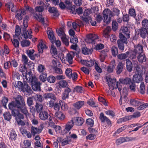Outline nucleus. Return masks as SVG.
Listing matches in <instances>:
<instances>
[{
    "label": "nucleus",
    "mask_w": 148,
    "mask_h": 148,
    "mask_svg": "<svg viewBox=\"0 0 148 148\" xmlns=\"http://www.w3.org/2000/svg\"><path fill=\"white\" fill-rule=\"evenodd\" d=\"M145 84L144 82H141L140 87V92L142 94H144L145 93Z\"/></svg>",
    "instance_id": "52"
},
{
    "label": "nucleus",
    "mask_w": 148,
    "mask_h": 148,
    "mask_svg": "<svg viewBox=\"0 0 148 148\" xmlns=\"http://www.w3.org/2000/svg\"><path fill=\"white\" fill-rule=\"evenodd\" d=\"M129 54L128 51L126 52L125 53H121L117 55V58L120 60H123L126 59Z\"/></svg>",
    "instance_id": "27"
},
{
    "label": "nucleus",
    "mask_w": 148,
    "mask_h": 148,
    "mask_svg": "<svg viewBox=\"0 0 148 148\" xmlns=\"http://www.w3.org/2000/svg\"><path fill=\"white\" fill-rule=\"evenodd\" d=\"M99 118L102 123H104L106 122L109 125L111 124V122L110 119L107 116H105L103 112L100 113Z\"/></svg>",
    "instance_id": "8"
},
{
    "label": "nucleus",
    "mask_w": 148,
    "mask_h": 148,
    "mask_svg": "<svg viewBox=\"0 0 148 148\" xmlns=\"http://www.w3.org/2000/svg\"><path fill=\"white\" fill-rule=\"evenodd\" d=\"M134 67L136 70L137 74H143V66L140 65H138L137 61L135 62L133 64Z\"/></svg>",
    "instance_id": "12"
},
{
    "label": "nucleus",
    "mask_w": 148,
    "mask_h": 148,
    "mask_svg": "<svg viewBox=\"0 0 148 148\" xmlns=\"http://www.w3.org/2000/svg\"><path fill=\"white\" fill-rule=\"evenodd\" d=\"M111 30V28H105L103 30V36L106 38H108L109 37V33Z\"/></svg>",
    "instance_id": "47"
},
{
    "label": "nucleus",
    "mask_w": 148,
    "mask_h": 148,
    "mask_svg": "<svg viewBox=\"0 0 148 148\" xmlns=\"http://www.w3.org/2000/svg\"><path fill=\"white\" fill-rule=\"evenodd\" d=\"M123 29L120 30V31H122V32L125 35L127 38H130V28H123Z\"/></svg>",
    "instance_id": "41"
},
{
    "label": "nucleus",
    "mask_w": 148,
    "mask_h": 148,
    "mask_svg": "<svg viewBox=\"0 0 148 148\" xmlns=\"http://www.w3.org/2000/svg\"><path fill=\"white\" fill-rule=\"evenodd\" d=\"M111 63L112 64V66H109L107 67V71L109 73H111L113 72V69L114 68L115 62L114 60H113L111 62Z\"/></svg>",
    "instance_id": "40"
},
{
    "label": "nucleus",
    "mask_w": 148,
    "mask_h": 148,
    "mask_svg": "<svg viewBox=\"0 0 148 148\" xmlns=\"http://www.w3.org/2000/svg\"><path fill=\"white\" fill-rule=\"evenodd\" d=\"M138 61L141 64L145 62L147 60V58L145 54L142 53L139 54L137 56Z\"/></svg>",
    "instance_id": "21"
},
{
    "label": "nucleus",
    "mask_w": 148,
    "mask_h": 148,
    "mask_svg": "<svg viewBox=\"0 0 148 148\" xmlns=\"http://www.w3.org/2000/svg\"><path fill=\"white\" fill-rule=\"evenodd\" d=\"M50 52L53 56L57 55V51L56 48L53 45H51Z\"/></svg>",
    "instance_id": "54"
},
{
    "label": "nucleus",
    "mask_w": 148,
    "mask_h": 148,
    "mask_svg": "<svg viewBox=\"0 0 148 148\" xmlns=\"http://www.w3.org/2000/svg\"><path fill=\"white\" fill-rule=\"evenodd\" d=\"M8 134L10 140L13 141L16 140L17 135L15 131L14 130L12 129L10 132H9Z\"/></svg>",
    "instance_id": "15"
},
{
    "label": "nucleus",
    "mask_w": 148,
    "mask_h": 148,
    "mask_svg": "<svg viewBox=\"0 0 148 148\" xmlns=\"http://www.w3.org/2000/svg\"><path fill=\"white\" fill-rule=\"evenodd\" d=\"M8 99L5 97H4L2 99L1 102L4 107L6 108V104L8 102Z\"/></svg>",
    "instance_id": "63"
},
{
    "label": "nucleus",
    "mask_w": 148,
    "mask_h": 148,
    "mask_svg": "<svg viewBox=\"0 0 148 148\" xmlns=\"http://www.w3.org/2000/svg\"><path fill=\"white\" fill-rule=\"evenodd\" d=\"M82 53L85 55L91 54L92 51V48L89 49L86 47H83L82 48Z\"/></svg>",
    "instance_id": "28"
},
{
    "label": "nucleus",
    "mask_w": 148,
    "mask_h": 148,
    "mask_svg": "<svg viewBox=\"0 0 148 148\" xmlns=\"http://www.w3.org/2000/svg\"><path fill=\"white\" fill-rule=\"evenodd\" d=\"M13 114L14 116L15 117L17 122L19 125L24 126L25 125L24 122L21 120V119H23L24 118V116L23 114L21 113H19L16 115L15 112L13 113Z\"/></svg>",
    "instance_id": "6"
},
{
    "label": "nucleus",
    "mask_w": 148,
    "mask_h": 148,
    "mask_svg": "<svg viewBox=\"0 0 148 148\" xmlns=\"http://www.w3.org/2000/svg\"><path fill=\"white\" fill-rule=\"evenodd\" d=\"M130 103L133 106H138L142 103L138 100L136 99H132L130 100Z\"/></svg>",
    "instance_id": "18"
},
{
    "label": "nucleus",
    "mask_w": 148,
    "mask_h": 148,
    "mask_svg": "<svg viewBox=\"0 0 148 148\" xmlns=\"http://www.w3.org/2000/svg\"><path fill=\"white\" fill-rule=\"evenodd\" d=\"M73 56L70 53H69L67 54L66 59L70 64L73 63Z\"/></svg>",
    "instance_id": "50"
},
{
    "label": "nucleus",
    "mask_w": 148,
    "mask_h": 148,
    "mask_svg": "<svg viewBox=\"0 0 148 148\" xmlns=\"http://www.w3.org/2000/svg\"><path fill=\"white\" fill-rule=\"evenodd\" d=\"M140 34L141 37L145 38L148 35V31L147 28H141L139 29Z\"/></svg>",
    "instance_id": "24"
},
{
    "label": "nucleus",
    "mask_w": 148,
    "mask_h": 148,
    "mask_svg": "<svg viewBox=\"0 0 148 148\" xmlns=\"http://www.w3.org/2000/svg\"><path fill=\"white\" fill-rule=\"evenodd\" d=\"M132 119V115L126 116L122 118L119 119L117 121L118 123H121L122 122H126L127 121L131 120Z\"/></svg>",
    "instance_id": "23"
},
{
    "label": "nucleus",
    "mask_w": 148,
    "mask_h": 148,
    "mask_svg": "<svg viewBox=\"0 0 148 148\" xmlns=\"http://www.w3.org/2000/svg\"><path fill=\"white\" fill-rule=\"evenodd\" d=\"M143 74H134L133 77L132 81L137 83L141 82L143 80Z\"/></svg>",
    "instance_id": "14"
},
{
    "label": "nucleus",
    "mask_w": 148,
    "mask_h": 148,
    "mask_svg": "<svg viewBox=\"0 0 148 148\" xmlns=\"http://www.w3.org/2000/svg\"><path fill=\"white\" fill-rule=\"evenodd\" d=\"M75 123L77 125H81L84 122V119L80 117H77Z\"/></svg>",
    "instance_id": "49"
},
{
    "label": "nucleus",
    "mask_w": 148,
    "mask_h": 148,
    "mask_svg": "<svg viewBox=\"0 0 148 148\" xmlns=\"http://www.w3.org/2000/svg\"><path fill=\"white\" fill-rule=\"evenodd\" d=\"M8 107L12 110L11 112L13 116V113L14 112L16 115L20 113L18 110L15 109V108L18 109L27 117L29 114L24 99L23 97L20 95H17L14 101H12L9 104Z\"/></svg>",
    "instance_id": "1"
},
{
    "label": "nucleus",
    "mask_w": 148,
    "mask_h": 148,
    "mask_svg": "<svg viewBox=\"0 0 148 148\" xmlns=\"http://www.w3.org/2000/svg\"><path fill=\"white\" fill-rule=\"evenodd\" d=\"M107 81L108 83V85H112L115 86L116 83L115 79H112L111 78H109L107 79Z\"/></svg>",
    "instance_id": "56"
},
{
    "label": "nucleus",
    "mask_w": 148,
    "mask_h": 148,
    "mask_svg": "<svg viewBox=\"0 0 148 148\" xmlns=\"http://www.w3.org/2000/svg\"><path fill=\"white\" fill-rule=\"evenodd\" d=\"M50 13H53L54 14V15L56 16L59 15V13L56 8L54 7H49L48 10Z\"/></svg>",
    "instance_id": "43"
},
{
    "label": "nucleus",
    "mask_w": 148,
    "mask_h": 148,
    "mask_svg": "<svg viewBox=\"0 0 148 148\" xmlns=\"http://www.w3.org/2000/svg\"><path fill=\"white\" fill-rule=\"evenodd\" d=\"M119 80L122 84L126 85H129L132 82L131 79L128 77H126L124 79H119Z\"/></svg>",
    "instance_id": "25"
},
{
    "label": "nucleus",
    "mask_w": 148,
    "mask_h": 148,
    "mask_svg": "<svg viewBox=\"0 0 148 148\" xmlns=\"http://www.w3.org/2000/svg\"><path fill=\"white\" fill-rule=\"evenodd\" d=\"M126 63L127 70L129 72H131L133 68V64L132 62L128 58L126 60Z\"/></svg>",
    "instance_id": "20"
},
{
    "label": "nucleus",
    "mask_w": 148,
    "mask_h": 148,
    "mask_svg": "<svg viewBox=\"0 0 148 148\" xmlns=\"http://www.w3.org/2000/svg\"><path fill=\"white\" fill-rule=\"evenodd\" d=\"M84 104V101H78L73 104V106L76 109L79 110L81 108Z\"/></svg>",
    "instance_id": "26"
},
{
    "label": "nucleus",
    "mask_w": 148,
    "mask_h": 148,
    "mask_svg": "<svg viewBox=\"0 0 148 148\" xmlns=\"http://www.w3.org/2000/svg\"><path fill=\"white\" fill-rule=\"evenodd\" d=\"M16 88L17 87L19 90L20 91H23L25 95H29L32 94V91L31 87L26 82H24V84L20 81L16 82L14 84Z\"/></svg>",
    "instance_id": "2"
},
{
    "label": "nucleus",
    "mask_w": 148,
    "mask_h": 148,
    "mask_svg": "<svg viewBox=\"0 0 148 148\" xmlns=\"http://www.w3.org/2000/svg\"><path fill=\"white\" fill-rule=\"evenodd\" d=\"M82 25L83 24L82 22L79 20H77L72 23L73 28H77L78 27H81Z\"/></svg>",
    "instance_id": "34"
},
{
    "label": "nucleus",
    "mask_w": 148,
    "mask_h": 148,
    "mask_svg": "<svg viewBox=\"0 0 148 148\" xmlns=\"http://www.w3.org/2000/svg\"><path fill=\"white\" fill-rule=\"evenodd\" d=\"M60 88H65L69 86L68 83L66 81L63 80L60 81L58 83Z\"/></svg>",
    "instance_id": "44"
},
{
    "label": "nucleus",
    "mask_w": 148,
    "mask_h": 148,
    "mask_svg": "<svg viewBox=\"0 0 148 148\" xmlns=\"http://www.w3.org/2000/svg\"><path fill=\"white\" fill-rule=\"evenodd\" d=\"M137 108V109L138 110H142L148 107V103H145L140 105Z\"/></svg>",
    "instance_id": "58"
},
{
    "label": "nucleus",
    "mask_w": 148,
    "mask_h": 148,
    "mask_svg": "<svg viewBox=\"0 0 148 148\" xmlns=\"http://www.w3.org/2000/svg\"><path fill=\"white\" fill-rule=\"evenodd\" d=\"M43 97L44 99H50V100L57 99V97L55 95L52 93H45L43 95Z\"/></svg>",
    "instance_id": "17"
},
{
    "label": "nucleus",
    "mask_w": 148,
    "mask_h": 148,
    "mask_svg": "<svg viewBox=\"0 0 148 148\" xmlns=\"http://www.w3.org/2000/svg\"><path fill=\"white\" fill-rule=\"evenodd\" d=\"M93 13L94 12L96 14H97L99 13V6L100 5V3H98L95 2V3H93Z\"/></svg>",
    "instance_id": "37"
},
{
    "label": "nucleus",
    "mask_w": 148,
    "mask_h": 148,
    "mask_svg": "<svg viewBox=\"0 0 148 148\" xmlns=\"http://www.w3.org/2000/svg\"><path fill=\"white\" fill-rule=\"evenodd\" d=\"M74 122L73 120H71L67 123L65 126L64 131H65L66 133L68 132L72 128Z\"/></svg>",
    "instance_id": "19"
},
{
    "label": "nucleus",
    "mask_w": 148,
    "mask_h": 148,
    "mask_svg": "<svg viewBox=\"0 0 148 148\" xmlns=\"http://www.w3.org/2000/svg\"><path fill=\"white\" fill-rule=\"evenodd\" d=\"M63 43L66 46H68L69 45V42L68 39L66 38V35L62 37L61 38Z\"/></svg>",
    "instance_id": "55"
},
{
    "label": "nucleus",
    "mask_w": 148,
    "mask_h": 148,
    "mask_svg": "<svg viewBox=\"0 0 148 148\" xmlns=\"http://www.w3.org/2000/svg\"><path fill=\"white\" fill-rule=\"evenodd\" d=\"M30 42L28 40H24L21 42V44L22 47H28L30 45Z\"/></svg>",
    "instance_id": "53"
},
{
    "label": "nucleus",
    "mask_w": 148,
    "mask_h": 148,
    "mask_svg": "<svg viewBox=\"0 0 148 148\" xmlns=\"http://www.w3.org/2000/svg\"><path fill=\"white\" fill-rule=\"evenodd\" d=\"M130 126H128L126 125H125L124 126L118 129L116 132V133L119 134L121 132L125 130L127 127H130Z\"/></svg>",
    "instance_id": "60"
},
{
    "label": "nucleus",
    "mask_w": 148,
    "mask_h": 148,
    "mask_svg": "<svg viewBox=\"0 0 148 148\" xmlns=\"http://www.w3.org/2000/svg\"><path fill=\"white\" fill-rule=\"evenodd\" d=\"M119 36L120 39L117 40L118 47L120 50L123 51L124 49V44H127L128 43L126 38L120 32L119 34Z\"/></svg>",
    "instance_id": "3"
},
{
    "label": "nucleus",
    "mask_w": 148,
    "mask_h": 148,
    "mask_svg": "<svg viewBox=\"0 0 148 148\" xmlns=\"http://www.w3.org/2000/svg\"><path fill=\"white\" fill-rule=\"evenodd\" d=\"M47 80L50 83H53L55 82L56 79L54 76L50 75L47 77Z\"/></svg>",
    "instance_id": "64"
},
{
    "label": "nucleus",
    "mask_w": 148,
    "mask_h": 148,
    "mask_svg": "<svg viewBox=\"0 0 148 148\" xmlns=\"http://www.w3.org/2000/svg\"><path fill=\"white\" fill-rule=\"evenodd\" d=\"M118 49L117 47L114 46L111 48V51L112 55L113 57H116L118 54Z\"/></svg>",
    "instance_id": "39"
},
{
    "label": "nucleus",
    "mask_w": 148,
    "mask_h": 148,
    "mask_svg": "<svg viewBox=\"0 0 148 148\" xmlns=\"http://www.w3.org/2000/svg\"><path fill=\"white\" fill-rule=\"evenodd\" d=\"M81 63L84 65L88 67H91L92 66V60H81Z\"/></svg>",
    "instance_id": "36"
},
{
    "label": "nucleus",
    "mask_w": 148,
    "mask_h": 148,
    "mask_svg": "<svg viewBox=\"0 0 148 148\" xmlns=\"http://www.w3.org/2000/svg\"><path fill=\"white\" fill-rule=\"evenodd\" d=\"M94 65V68L96 71L99 73L102 72V70L95 60H93V65Z\"/></svg>",
    "instance_id": "32"
},
{
    "label": "nucleus",
    "mask_w": 148,
    "mask_h": 148,
    "mask_svg": "<svg viewBox=\"0 0 148 148\" xmlns=\"http://www.w3.org/2000/svg\"><path fill=\"white\" fill-rule=\"evenodd\" d=\"M63 28H56V32L58 35L61 38L66 35Z\"/></svg>",
    "instance_id": "30"
},
{
    "label": "nucleus",
    "mask_w": 148,
    "mask_h": 148,
    "mask_svg": "<svg viewBox=\"0 0 148 148\" xmlns=\"http://www.w3.org/2000/svg\"><path fill=\"white\" fill-rule=\"evenodd\" d=\"M23 134H25L27 137L28 138H30L32 137L31 134L29 131H27L25 129H23L21 131Z\"/></svg>",
    "instance_id": "59"
},
{
    "label": "nucleus",
    "mask_w": 148,
    "mask_h": 148,
    "mask_svg": "<svg viewBox=\"0 0 148 148\" xmlns=\"http://www.w3.org/2000/svg\"><path fill=\"white\" fill-rule=\"evenodd\" d=\"M37 69L38 71L40 73L46 72V69L45 66L41 64H40L38 66Z\"/></svg>",
    "instance_id": "48"
},
{
    "label": "nucleus",
    "mask_w": 148,
    "mask_h": 148,
    "mask_svg": "<svg viewBox=\"0 0 148 148\" xmlns=\"http://www.w3.org/2000/svg\"><path fill=\"white\" fill-rule=\"evenodd\" d=\"M143 47L140 44H138L134 49V51L139 54L143 53Z\"/></svg>",
    "instance_id": "33"
},
{
    "label": "nucleus",
    "mask_w": 148,
    "mask_h": 148,
    "mask_svg": "<svg viewBox=\"0 0 148 148\" xmlns=\"http://www.w3.org/2000/svg\"><path fill=\"white\" fill-rule=\"evenodd\" d=\"M31 15L32 16L34 19L39 21L43 24H44V18L42 17L41 15L37 14L35 12L32 13Z\"/></svg>",
    "instance_id": "13"
},
{
    "label": "nucleus",
    "mask_w": 148,
    "mask_h": 148,
    "mask_svg": "<svg viewBox=\"0 0 148 148\" xmlns=\"http://www.w3.org/2000/svg\"><path fill=\"white\" fill-rule=\"evenodd\" d=\"M124 64L122 62H119L118 64L116 69V74L119 75L123 71Z\"/></svg>",
    "instance_id": "16"
},
{
    "label": "nucleus",
    "mask_w": 148,
    "mask_h": 148,
    "mask_svg": "<svg viewBox=\"0 0 148 148\" xmlns=\"http://www.w3.org/2000/svg\"><path fill=\"white\" fill-rule=\"evenodd\" d=\"M71 91V89L68 87L65 88L64 92L62 94V99L64 100L66 99H68L69 98V93Z\"/></svg>",
    "instance_id": "10"
},
{
    "label": "nucleus",
    "mask_w": 148,
    "mask_h": 148,
    "mask_svg": "<svg viewBox=\"0 0 148 148\" xmlns=\"http://www.w3.org/2000/svg\"><path fill=\"white\" fill-rule=\"evenodd\" d=\"M42 130V129L41 130L39 129H38L37 127L32 126L31 127V132L32 135L34 136L36 134L40 133Z\"/></svg>",
    "instance_id": "29"
},
{
    "label": "nucleus",
    "mask_w": 148,
    "mask_h": 148,
    "mask_svg": "<svg viewBox=\"0 0 148 148\" xmlns=\"http://www.w3.org/2000/svg\"><path fill=\"white\" fill-rule=\"evenodd\" d=\"M22 61L23 62L24 67L25 69V66L28 64V59L27 57L25 55L22 56Z\"/></svg>",
    "instance_id": "57"
},
{
    "label": "nucleus",
    "mask_w": 148,
    "mask_h": 148,
    "mask_svg": "<svg viewBox=\"0 0 148 148\" xmlns=\"http://www.w3.org/2000/svg\"><path fill=\"white\" fill-rule=\"evenodd\" d=\"M39 117L41 120H43L45 121L49 119L50 122L52 121L50 115L45 111H42L40 112L39 114Z\"/></svg>",
    "instance_id": "7"
},
{
    "label": "nucleus",
    "mask_w": 148,
    "mask_h": 148,
    "mask_svg": "<svg viewBox=\"0 0 148 148\" xmlns=\"http://www.w3.org/2000/svg\"><path fill=\"white\" fill-rule=\"evenodd\" d=\"M35 107L36 111L37 113H40V112L42 111L43 108L42 104L38 103H36L35 105Z\"/></svg>",
    "instance_id": "45"
},
{
    "label": "nucleus",
    "mask_w": 148,
    "mask_h": 148,
    "mask_svg": "<svg viewBox=\"0 0 148 148\" xmlns=\"http://www.w3.org/2000/svg\"><path fill=\"white\" fill-rule=\"evenodd\" d=\"M3 116L4 119L6 120L9 121L12 118V115L8 112H5L3 114Z\"/></svg>",
    "instance_id": "46"
},
{
    "label": "nucleus",
    "mask_w": 148,
    "mask_h": 148,
    "mask_svg": "<svg viewBox=\"0 0 148 148\" xmlns=\"http://www.w3.org/2000/svg\"><path fill=\"white\" fill-rule=\"evenodd\" d=\"M113 16L112 13L108 9H106L103 12V22L106 24L110 23L111 21V17Z\"/></svg>",
    "instance_id": "4"
},
{
    "label": "nucleus",
    "mask_w": 148,
    "mask_h": 148,
    "mask_svg": "<svg viewBox=\"0 0 148 148\" xmlns=\"http://www.w3.org/2000/svg\"><path fill=\"white\" fill-rule=\"evenodd\" d=\"M75 92L78 93H82L84 92V90L82 87L79 86H76L74 88V89L73 90V92Z\"/></svg>",
    "instance_id": "42"
},
{
    "label": "nucleus",
    "mask_w": 148,
    "mask_h": 148,
    "mask_svg": "<svg viewBox=\"0 0 148 148\" xmlns=\"http://www.w3.org/2000/svg\"><path fill=\"white\" fill-rule=\"evenodd\" d=\"M47 33L49 40L51 42L53 43L55 40V38L54 36L53 32L51 30V28H47Z\"/></svg>",
    "instance_id": "11"
},
{
    "label": "nucleus",
    "mask_w": 148,
    "mask_h": 148,
    "mask_svg": "<svg viewBox=\"0 0 148 148\" xmlns=\"http://www.w3.org/2000/svg\"><path fill=\"white\" fill-rule=\"evenodd\" d=\"M6 6L8 8L9 10H11V11L14 12L16 10V7L14 6L13 3L9 2L6 4Z\"/></svg>",
    "instance_id": "35"
},
{
    "label": "nucleus",
    "mask_w": 148,
    "mask_h": 148,
    "mask_svg": "<svg viewBox=\"0 0 148 148\" xmlns=\"http://www.w3.org/2000/svg\"><path fill=\"white\" fill-rule=\"evenodd\" d=\"M29 17L27 16H25L23 19V24L25 28H27L28 26V19Z\"/></svg>",
    "instance_id": "61"
},
{
    "label": "nucleus",
    "mask_w": 148,
    "mask_h": 148,
    "mask_svg": "<svg viewBox=\"0 0 148 148\" xmlns=\"http://www.w3.org/2000/svg\"><path fill=\"white\" fill-rule=\"evenodd\" d=\"M26 29V28H23V31L22 34V37L25 39H27L28 38V34H29V29L27 31Z\"/></svg>",
    "instance_id": "51"
},
{
    "label": "nucleus",
    "mask_w": 148,
    "mask_h": 148,
    "mask_svg": "<svg viewBox=\"0 0 148 148\" xmlns=\"http://www.w3.org/2000/svg\"><path fill=\"white\" fill-rule=\"evenodd\" d=\"M11 67L10 61L6 62L4 64V68L5 69H8Z\"/></svg>",
    "instance_id": "62"
},
{
    "label": "nucleus",
    "mask_w": 148,
    "mask_h": 148,
    "mask_svg": "<svg viewBox=\"0 0 148 148\" xmlns=\"http://www.w3.org/2000/svg\"><path fill=\"white\" fill-rule=\"evenodd\" d=\"M25 10L23 9H21L17 10L15 14L16 18L18 20H21L23 15L25 14Z\"/></svg>",
    "instance_id": "9"
},
{
    "label": "nucleus",
    "mask_w": 148,
    "mask_h": 148,
    "mask_svg": "<svg viewBox=\"0 0 148 148\" xmlns=\"http://www.w3.org/2000/svg\"><path fill=\"white\" fill-rule=\"evenodd\" d=\"M40 80L42 82H44L47 80V78L46 72L41 73L39 77Z\"/></svg>",
    "instance_id": "31"
},
{
    "label": "nucleus",
    "mask_w": 148,
    "mask_h": 148,
    "mask_svg": "<svg viewBox=\"0 0 148 148\" xmlns=\"http://www.w3.org/2000/svg\"><path fill=\"white\" fill-rule=\"evenodd\" d=\"M55 115L57 118L61 120H64L65 117L64 114L60 111H56L55 114Z\"/></svg>",
    "instance_id": "22"
},
{
    "label": "nucleus",
    "mask_w": 148,
    "mask_h": 148,
    "mask_svg": "<svg viewBox=\"0 0 148 148\" xmlns=\"http://www.w3.org/2000/svg\"><path fill=\"white\" fill-rule=\"evenodd\" d=\"M32 89L35 91H40L41 90L40 82L37 81L36 78H33L31 81Z\"/></svg>",
    "instance_id": "5"
},
{
    "label": "nucleus",
    "mask_w": 148,
    "mask_h": 148,
    "mask_svg": "<svg viewBox=\"0 0 148 148\" xmlns=\"http://www.w3.org/2000/svg\"><path fill=\"white\" fill-rule=\"evenodd\" d=\"M85 41L88 44H92V34H90L87 35L85 39Z\"/></svg>",
    "instance_id": "38"
}]
</instances>
